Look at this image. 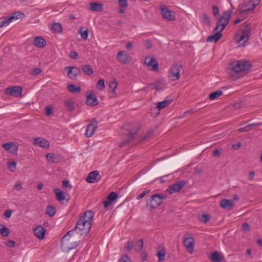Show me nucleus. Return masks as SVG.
Segmentation results:
<instances>
[{
  "label": "nucleus",
  "instance_id": "nucleus-25",
  "mask_svg": "<svg viewBox=\"0 0 262 262\" xmlns=\"http://www.w3.org/2000/svg\"><path fill=\"white\" fill-rule=\"evenodd\" d=\"M34 144L38 145L43 148L48 147L49 143L47 140L40 138H36L34 140Z\"/></svg>",
  "mask_w": 262,
  "mask_h": 262
},
{
  "label": "nucleus",
  "instance_id": "nucleus-16",
  "mask_svg": "<svg viewBox=\"0 0 262 262\" xmlns=\"http://www.w3.org/2000/svg\"><path fill=\"white\" fill-rule=\"evenodd\" d=\"M144 63L148 67H149L150 70L154 71H158L159 65L155 57L149 56L146 57Z\"/></svg>",
  "mask_w": 262,
  "mask_h": 262
},
{
  "label": "nucleus",
  "instance_id": "nucleus-40",
  "mask_svg": "<svg viewBox=\"0 0 262 262\" xmlns=\"http://www.w3.org/2000/svg\"><path fill=\"white\" fill-rule=\"evenodd\" d=\"M0 233L3 236H7L10 234L9 229L2 224H0Z\"/></svg>",
  "mask_w": 262,
  "mask_h": 262
},
{
  "label": "nucleus",
  "instance_id": "nucleus-1",
  "mask_svg": "<svg viewBox=\"0 0 262 262\" xmlns=\"http://www.w3.org/2000/svg\"><path fill=\"white\" fill-rule=\"evenodd\" d=\"M94 213L92 210L86 211L77 221L74 229L80 234H87L92 227Z\"/></svg>",
  "mask_w": 262,
  "mask_h": 262
},
{
  "label": "nucleus",
  "instance_id": "nucleus-17",
  "mask_svg": "<svg viewBox=\"0 0 262 262\" xmlns=\"http://www.w3.org/2000/svg\"><path fill=\"white\" fill-rule=\"evenodd\" d=\"M3 147L12 154H16L18 149V145L15 142H7L2 145Z\"/></svg>",
  "mask_w": 262,
  "mask_h": 262
},
{
  "label": "nucleus",
  "instance_id": "nucleus-61",
  "mask_svg": "<svg viewBox=\"0 0 262 262\" xmlns=\"http://www.w3.org/2000/svg\"><path fill=\"white\" fill-rule=\"evenodd\" d=\"M221 150L215 149L213 151L212 155L214 157H218L221 155Z\"/></svg>",
  "mask_w": 262,
  "mask_h": 262
},
{
  "label": "nucleus",
  "instance_id": "nucleus-44",
  "mask_svg": "<svg viewBox=\"0 0 262 262\" xmlns=\"http://www.w3.org/2000/svg\"><path fill=\"white\" fill-rule=\"evenodd\" d=\"M166 252L164 250H161L158 251L157 255L158 257L159 261H161L164 260Z\"/></svg>",
  "mask_w": 262,
  "mask_h": 262
},
{
  "label": "nucleus",
  "instance_id": "nucleus-26",
  "mask_svg": "<svg viewBox=\"0 0 262 262\" xmlns=\"http://www.w3.org/2000/svg\"><path fill=\"white\" fill-rule=\"evenodd\" d=\"M209 258L213 262H221L223 259L222 255L218 252L211 253Z\"/></svg>",
  "mask_w": 262,
  "mask_h": 262
},
{
  "label": "nucleus",
  "instance_id": "nucleus-57",
  "mask_svg": "<svg viewBox=\"0 0 262 262\" xmlns=\"http://www.w3.org/2000/svg\"><path fill=\"white\" fill-rule=\"evenodd\" d=\"M144 45L147 50L150 49L152 47V42L149 40H146Z\"/></svg>",
  "mask_w": 262,
  "mask_h": 262
},
{
  "label": "nucleus",
  "instance_id": "nucleus-46",
  "mask_svg": "<svg viewBox=\"0 0 262 262\" xmlns=\"http://www.w3.org/2000/svg\"><path fill=\"white\" fill-rule=\"evenodd\" d=\"M144 246V241L143 239H140L136 244L135 249L137 251H140L142 249Z\"/></svg>",
  "mask_w": 262,
  "mask_h": 262
},
{
  "label": "nucleus",
  "instance_id": "nucleus-8",
  "mask_svg": "<svg viewBox=\"0 0 262 262\" xmlns=\"http://www.w3.org/2000/svg\"><path fill=\"white\" fill-rule=\"evenodd\" d=\"M182 68V64L179 62L174 63L171 67L168 75L171 80L176 81L179 79L180 77V73Z\"/></svg>",
  "mask_w": 262,
  "mask_h": 262
},
{
  "label": "nucleus",
  "instance_id": "nucleus-15",
  "mask_svg": "<svg viewBox=\"0 0 262 262\" xmlns=\"http://www.w3.org/2000/svg\"><path fill=\"white\" fill-rule=\"evenodd\" d=\"M23 89L21 86H13L5 89V93L8 95L14 97H19L21 95Z\"/></svg>",
  "mask_w": 262,
  "mask_h": 262
},
{
  "label": "nucleus",
  "instance_id": "nucleus-10",
  "mask_svg": "<svg viewBox=\"0 0 262 262\" xmlns=\"http://www.w3.org/2000/svg\"><path fill=\"white\" fill-rule=\"evenodd\" d=\"M25 17L24 13L16 12L9 17H6L3 20L0 21V28L8 26L12 20L19 18H23Z\"/></svg>",
  "mask_w": 262,
  "mask_h": 262
},
{
  "label": "nucleus",
  "instance_id": "nucleus-19",
  "mask_svg": "<svg viewBox=\"0 0 262 262\" xmlns=\"http://www.w3.org/2000/svg\"><path fill=\"white\" fill-rule=\"evenodd\" d=\"M68 69V71L67 72L68 76L72 79H75L77 77V76L80 74V70L77 67H67L65 68L64 70H66Z\"/></svg>",
  "mask_w": 262,
  "mask_h": 262
},
{
  "label": "nucleus",
  "instance_id": "nucleus-29",
  "mask_svg": "<svg viewBox=\"0 0 262 262\" xmlns=\"http://www.w3.org/2000/svg\"><path fill=\"white\" fill-rule=\"evenodd\" d=\"M118 85V82L116 79L110 81L109 84V90L112 93L111 97H115L117 96L115 93V90Z\"/></svg>",
  "mask_w": 262,
  "mask_h": 262
},
{
  "label": "nucleus",
  "instance_id": "nucleus-22",
  "mask_svg": "<svg viewBox=\"0 0 262 262\" xmlns=\"http://www.w3.org/2000/svg\"><path fill=\"white\" fill-rule=\"evenodd\" d=\"M86 103L89 106H96L98 104V101L96 95L91 93L87 95Z\"/></svg>",
  "mask_w": 262,
  "mask_h": 262
},
{
  "label": "nucleus",
  "instance_id": "nucleus-48",
  "mask_svg": "<svg viewBox=\"0 0 262 262\" xmlns=\"http://www.w3.org/2000/svg\"><path fill=\"white\" fill-rule=\"evenodd\" d=\"M16 163L14 161H9L8 162V167L11 171H14L16 169Z\"/></svg>",
  "mask_w": 262,
  "mask_h": 262
},
{
  "label": "nucleus",
  "instance_id": "nucleus-51",
  "mask_svg": "<svg viewBox=\"0 0 262 262\" xmlns=\"http://www.w3.org/2000/svg\"><path fill=\"white\" fill-rule=\"evenodd\" d=\"M202 21L205 25H210V24L209 18L206 14H204L202 15Z\"/></svg>",
  "mask_w": 262,
  "mask_h": 262
},
{
  "label": "nucleus",
  "instance_id": "nucleus-3",
  "mask_svg": "<svg viewBox=\"0 0 262 262\" xmlns=\"http://www.w3.org/2000/svg\"><path fill=\"white\" fill-rule=\"evenodd\" d=\"M251 66L252 65L249 61L236 60L232 62L231 70V72L238 73L249 70Z\"/></svg>",
  "mask_w": 262,
  "mask_h": 262
},
{
  "label": "nucleus",
  "instance_id": "nucleus-20",
  "mask_svg": "<svg viewBox=\"0 0 262 262\" xmlns=\"http://www.w3.org/2000/svg\"><path fill=\"white\" fill-rule=\"evenodd\" d=\"M220 205L223 209L229 210L233 207L234 204L232 200L224 199L221 201Z\"/></svg>",
  "mask_w": 262,
  "mask_h": 262
},
{
  "label": "nucleus",
  "instance_id": "nucleus-30",
  "mask_svg": "<svg viewBox=\"0 0 262 262\" xmlns=\"http://www.w3.org/2000/svg\"><path fill=\"white\" fill-rule=\"evenodd\" d=\"M222 34L220 32H216L213 35L209 36L206 40L207 42L214 41L216 42L222 37Z\"/></svg>",
  "mask_w": 262,
  "mask_h": 262
},
{
  "label": "nucleus",
  "instance_id": "nucleus-27",
  "mask_svg": "<svg viewBox=\"0 0 262 262\" xmlns=\"http://www.w3.org/2000/svg\"><path fill=\"white\" fill-rule=\"evenodd\" d=\"M172 100L171 99H165L163 101L159 102L158 103V106L154 108L155 110H158V113H157V114L160 113V111L161 109L167 106L172 102Z\"/></svg>",
  "mask_w": 262,
  "mask_h": 262
},
{
  "label": "nucleus",
  "instance_id": "nucleus-6",
  "mask_svg": "<svg viewBox=\"0 0 262 262\" xmlns=\"http://www.w3.org/2000/svg\"><path fill=\"white\" fill-rule=\"evenodd\" d=\"M260 0H245L243 3L239 6V11L244 13L254 9L260 3Z\"/></svg>",
  "mask_w": 262,
  "mask_h": 262
},
{
  "label": "nucleus",
  "instance_id": "nucleus-47",
  "mask_svg": "<svg viewBox=\"0 0 262 262\" xmlns=\"http://www.w3.org/2000/svg\"><path fill=\"white\" fill-rule=\"evenodd\" d=\"M96 87L98 90H102L105 88V82L103 79H100L98 81Z\"/></svg>",
  "mask_w": 262,
  "mask_h": 262
},
{
  "label": "nucleus",
  "instance_id": "nucleus-53",
  "mask_svg": "<svg viewBox=\"0 0 262 262\" xmlns=\"http://www.w3.org/2000/svg\"><path fill=\"white\" fill-rule=\"evenodd\" d=\"M262 124V123H256L253 124H250L246 126L248 131H250L252 129L253 127L259 126Z\"/></svg>",
  "mask_w": 262,
  "mask_h": 262
},
{
  "label": "nucleus",
  "instance_id": "nucleus-55",
  "mask_svg": "<svg viewBox=\"0 0 262 262\" xmlns=\"http://www.w3.org/2000/svg\"><path fill=\"white\" fill-rule=\"evenodd\" d=\"M150 191V190H146L144 192H143L142 193H141L140 195H139L137 197V200H140L142 198H143L147 194L149 193Z\"/></svg>",
  "mask_w": 262,
  "mask_h": 262
},
{
  "label": "nucleus",
  "instance_id": "nucleus-24",
  "mask_svg": "<svg viewBox=\"0 0 262 262\" xmlns=\"http://www.w3.org/2000/svg\"><path fill=\"white\" fill-rule=\"evenodd\" d=\"M54 191L56 195V199L60 202L66 200V195L68 194L67 192L60 190L58 188H55Z\"/></svg>",
  "mask_w": 262,
  "mask_h": 262
},
{
  "label": "nucleus",
  "instance_id": "nucleus-62",
  "mask_svg": "<svg viewBox=\"0 0 262 262\" xmlns=\"http://www.w3.org/2000/svg\"><path fill=\"white\" fill-rule=\"evenodd\" d=\"M78 56V54L76 52L72 51L70 53V57L72 59H75Z\"/></svg>",
  "mask_w": 262,
  "mask_h": 262
},
{
  "label": "nucleus",
  "instance_id": "nucleus-59",
  "mask_svg": "<svg viewBox=\"0 0 262 262\" xmlns=\"http://www.w3.org/2000/svg\"><path fill=\"white\" fill-rule=\"evenodd\" d=\"M242 230L244 231H249L250 227L248 224L244 223L242 226Z\"/></svg>",
  "mask_w": 262,
  "mask_h": 262
},
{
  "label": "nucleus",
  "instance_id": "nucleus-34",
  "mask_svg": "<svg viewBox=\"0 0 262 262\" xmlns=\"http://www.w3.org/2000/svg\"><path fill=\"white\" fill-rule=\"evenodd\" d=\"M68 90L72 93H78L81 91V88L80 86H76L73 84H70L67 86Z\"/></svg>",
  "mask_w": 262,
  "mask_h": 262
},
{
  "label": "nucleus",
  "instance_id": "nucleus-37",
  "mask_svg": "<svg viewBox=\"0 0 262 262\" xmlns=\"http://www.w3.org/2000/svg\"><path fill=\"white\" fill-rule=\"evenodd\" d=\"M56 213V209L55 207L51 205H48L47 207L46 214L49 216H53Z\"/></svg>",
  "mask_w": 262,
  "mask_h": 262
},
{
  "label": "nucleus",
  "instance_id": "nucleus-58",
  "mask_svg": "<svg viewBox=\"0 0 262 262\" xmlns=\"http://www.w3.org/2000/svg\"><path fill=\"white\" fill-rule=\"evenodd\" d=\"M41 70L40 69L35 68V69H34L33 70H32V71L31 72V74L33 75H38L40 73H41Z\"/></svg>",
  "mask_w": 262,
  "mask_h": 262
},
{
  "label": "nucleus",
  "instance_id": "nucleus-50",
  "mask_svg": "<svg viewBox=\"0 0 262 262\" xmlns=\"http://www.w3.org/2000/svg\"><path fill=\"white\" fill-rule=\"evenodd\" d=\"M45 114L47 116H51L53 115V110L51 107L47 106L45 107Z\"/></svg>",
  "mask_w": 262,
  "mask_h": 262
},
{
  "label": "nucleus",
  "instance_id": "nucleus-31",
  "mask_svg": "<svg viewBox=\"0 0 262 262\" xmlns=\"http://www.w3.org/2000/svg\"><path fill=\"white\" fill-rule=\"evenodd\" d=\"M91 10L95 12H100L102 11V4L101 3L94 2L90 4Z\"/></svg>",
  "mask_w": 262,
  "mask_h": 262
},
{
  "label": "nucleus",
  "instance_id": "nucleus-7",
  "mask_svg": "<svg viewBox=\"0 0 262 262\" xmlns=\"http://www.w3.org/2000/svg\"><path fill=\"white\" fill-rule=\"evenodd\" d=\"M139 129L140 127L138 124H135V126L132 128H129L128 129L129 133L127 136V139L120 141L118 145L120 147H125L132 140L135 138L137 133L139 130Z\"/></svg>",
  "mask_w": 262,
  "mask_h": 262
},
{
  "label": "nucleus",
  "instance_id": "nucleus-39",
  "mask_svg": "<svg viewBox=\"0 0 262 262\" xmlns=\"http://www.w3.org/2000/svg\"><path fill=\"white\" fill-rule=\"evenodd\" d=\"M51 29L55 32L60 33L62 32V27L59 23H54Z\"/></svg>",
  "mask_w": 262,
  "mask_h": 262
},
{
  "label": "nucleus",
  "instance_id": "nucleus-13",
  "mask_svg": "<svg viewBox=\"0 0 262 262\" xmlns=\"http://www.w3.org/2000/svg\"><path fill=\"white\" fill-rule=\"evenodd\" d=\"M98 122L95 118H93L86 127L85 135L87 137H92L95 133L98 126Z\"/></svg>",
  "mask_w": 262,
  "mask_h": 262
},
{
  "label": "nucleus",
  "instance_id": "nucleus-52",
  "mask_svg": "<svg viewBox=\"0 0 262 262\" xmlns=\"http://www.w3.org/2000/svg\"><path fill=\"white\" fill-rule=\"evenodd\" d=\"M119 262H132L129 257L127 255H123L119 260Z\"/></svg>",
  "mask_w": 262,
  "mask_h": 262
},
{
  "label": "nucleus",
  "instance_id": "nucleus-21",
  "mask_svg": "<svg viewBox=\"0 0 262 262\" xmlns=\"http://www.w3.org/2000/svg\"><path fill=\"white\" fill-rule=\"evenodd\" d=\"M46 232V229L41 226H37L34 229V234L40 239L44 238Z\"/></svg>",
  "mask_w": 262,
  "mask_h": 262
},
{
  "label": "nucleus",
  "instance_id": "nucleus-33",
  "mask_svg": "<svg viewBox=\"0 0 262 262\" xmlns=\"http://www.w3.org/2000/svg\"><path fill=\"white\" fill-rule=\"evenodd\" d=\"M119 4V12L123 13L124 12L125 9L128 6L127 0H118Z\"/></svg>",
  "mask_w": 262,
  "mask_h": 262
},
{
  "label": "nucleus",
  "instance_id": "nucleus-35",
  "mask_svg": "<svg viewBox=\"0 0 262 262\" xmlns=\"http://www.w3.org/2000/svg\"><path fill=\"white\" fill-rule=\"evenodd\" d=\"M79 33L83 39H86L88 37L89 30L86 27H81L79 29Z\"/></svg>",
  "mask_w": 262,
  "mask_h": 262
},
{
  "label": "nucleus",
  "instance_id": "nucleus-9",
  "mask_svg": "<svg viewBox=\"0 0 262 262\" xmlns=\"http://www.w3.org/2000/svg\"><path fill=\"white\" fill-rule=\"evenodd\" d=\"M250 34L251 33L249 29H246L243 30L236 35L235 39L237 42L244 47L245 43L248 41Z\"/></svg>",
  "mask_w": 262,
  "mask_h": 262
},
{
  "label": "nucleus",
  "instance_id": "nucleus-18",
  "mask_svg": "<svg viewBox=\"0 0 262 262\" xmlns=\"http://www.w3.org/2000/svg\"><path fill=\"white\" fill-rule=\"evenodd\" d=\"M101 177L99 175V172L97 170H95L91 172L85 179L87 182L90 183H94L97 182L100 179Z\"/></svg>",
  "mask_w": 262,
  "mask_h": 262
},
{
  "label": "nucleus",
  "instance_id": "nucleus-64",
  "mask_svg": "<svg viewBox=\"0 0 262 262\" xmlns=\"http://www.w3.org/2000/svg\"><path fill=\"white\" fill-rule=\"evenodd\" d=\"M15 244V243L14 241L10 240L8 242L7 246L9 247L12 248L14 246Z\"/></svg>",
  "mask_w": 262,
  "mask_h": 262
},
{
  "label": "nucleus",
  "instance_id": "nucleus-28",
  "mask_svg": "<svg viewBox=\"0 0 262 262\" xmlns=\"http://www.w3.org/2000/svg\"><path fill=\"white\" fill-rule=\"evenodd\" d=\"M34 45L37 47L43 48L46 45V41L42 37L37 36L34 39Z\"/></svg>",
  "mask_w": 262,
  "mask_h": 262
},
{
  "label": "nucleus",
  "instance_id": "nucleus-5",
  "mask_svg": "<svg viewBox=\"0 0 262 262\" xmlns=\"http://www.w3.org/2000/svg\"><path fill=\"white\" fill-rule=\"evenodd\" d=\"M166 198V196L165 195L155 194L147 201L146 206L149 207V210H153L160 205L162 203L163 200Z\"/></svg>",
  "mask_w": 262,
  "mask_h": 262
},
{
  "label": "nucleus",
  "instance_id": "nucleus-32",
  "mask_svg": "<svg viewBox=\"0 0 262 262\" xmlns=\"http://www.w3.org/2000/svg\"><path fill=\"white\" fill-rule=\"evenodd\" d=\"M152 85L154 86V88L157 91L163 90L165 86V84L162 80H158L156 82L152 84Z\"/></svg>",
  "mask_w": 262,
  "mask_h": 262
},
{
  "label": "nucleus",
  "instance_id": "nucleus-56",
  "mask_svg": "<svg viewBox=\"0 0 262 262\" xmlns=\"http://www.w3.org/2000/svg\"><path fill=\"white\" fill-rule=\"evenodd\" d=\"M134 242L130 241H129L127 243V246L126 247V249L128 251H130L133 247H134Z\"/></svg>",
  "mask_w": 262,
  "mask_h": 262
},
{
  "label": "nucleus",
  "instance_id": "nucleus-38",
  "mask_svg": "<svg viewBox=\"0 0 262 262\" xmlns=\"http://www.w3.org/2000/svg\"><path fill=\"white\" fill-rule=\"evenodd\" d=\"M223 94V92L221 90H218L216 92H213L211 93L209 96L208 98L210 100H214L220 96H221Z\"/></svg>",
  "mask_w": 262,
  "mask_h": 262
},
{
  "label": "nucleus",
  "instance_id": "nucleus-36",
  "mask_svg": "<svg viewBox=\"0 0 262 262\" xmlns=\"http://www.w3.org/2000/svg\"><path fill=\"white\" fill-rule=\"evenodd\" d=\"M82 71L88 75H91L94 73L93 69L89 64H83L82 66Z\"/></svg>",
  "mask_w": 262,
  "mask_h": 262
},
{
  "label": "nucleus",
  "instance_id": "nucleus-12",
  "mask_svg": "<svg viewBox=\"0 0 262 262\" xmlns=\"http://www.w3.org/2000/svg\"><path fill=\"white\" fill-rule=\"evenodd\" d=\"M186 182L184 181H179L172 185H170L167 189V191L170 194L179 192L181 189L185 186Z\"/></svg>",
  "mask_w": 262,
  "mask_h": 262
},
{
  "label": "nucleus",
  "instance_id": "nucleus-43",
  "mask_svg": "<svg viewBox=\"0 0 262 262\" xmlns=\"http://www.w3.org/2000/svg\"><path fill=\"white\" fill-rule=\"evenodd\" d=\"M62 186L67 191L70 190L72 188L71 185L67 180H64L62 181Z\"/></svg>",
  "mask_w": 262,
  "mask_h": 262
},
{
  "label": "nucleus",
  "instance_id": "nucleus-14",
  "mask_svg": "<svg viewBox=\"0 0 262 262\" xmlns=\"http://www.w3.org/2000/svg\"><path fill=\"white\" fill-rule=\"evenodd\" d=\"M160 9L163 18L169 21L175 20V13L173 11L169 10L165 6H161Z\"/></svg>",
  "mask_w": 262,
  "mask_h": 262
},
{
  "label": "nucleus",
  "instance_id": "nucleus-63",
  "mask_svg": "<svg viewBox=\"0 0 262 262\" xmlns=\"http://www.w3.org/2000/svg\"><path fill=\"white\" fill-rule=\"evenodd\" d=\"M14 187L17 190H20L22 188L21 183L19 182H16L14 185Z\"/></svg>",
  "mask_w": 262,
  "mask_h": 262
},
{
  "label": "nucleus",
  "instance_id": "nucleus-2",
  "mask_svg": "<svg viewBox=\"0 0 262 262\" xmlns=\"http://www.w3.org/2000/svg\"><path fill=\"white\" fill-rule=\"evenodd\" d=\"M79 233V231L75 230L74 229L68 231L61 239V246L63 248L70 250L75 248L77 246V242H74V238L72 236L75 235V233Z\"/></svg>",
  "mask_w": 262,
  "mask_h": 262
},
{
  "label": "nucleus",
  "instance_id": "nucleus-4",
  "mask_svg": "<svg viewBox=\"0 0 262 262\" xmlns=\"http://www.w3.org/2000/svg\"><path fill=\"white\" fill-rule=\"evenodd\" d=\"M230 16L231 12L229 11L224 12L223 15L221 16L217 21L214 31L220 33L223 31L227 25Z\"/></svg>",
  "mask_w": 262,
  "mask_h": 262
},
{
  "label": "nucleus",
  "instance_id": "nucleus-49",
  "mask_svg": "<svg viewBox=\"0 0 262 262\" xmlns=\"http://www.w3.org/2000/svg\"><path fill=\"white\" fill-rule=\"evenodd\" d=\"M46 156V158L49 162H52V163L56 162V161L55 160V157L53 154H52V153L47 154Z\"/></svg>",
  "mask_w": 262,
  "mask_h": 262
},
{
  "label": "nucleus",
  "instance_id": "nucleus-42",
  "mask_svg": "<svg viewBox=\"0 0 262 262\" xmlns=\"http://www.w3.org/2000/svg\"><path fill=\"white\" fill-rule=\"evenodd\" d=\"M66 106L68 108L70 111H73L75 109L74 102L72 100H68L64 102Z\"/></svg>",
  "mask_w": 262,
  "mask_h": 262
},
{
  "label": "nucleus",
  "instance_id": "nucleus-45",
  "mask_svg": "<svg viewBox=\"0 0 262 262\" xmlns=\"http://www.w3.org/2000/svg\"><path fill=\"white\" fill-rule=\"evenodd\" d=\"M118 197L117 194L115 192H111L107 196L106 199L112 203L115 201Z\"/></svg>",
  "mask_w": 262,
  "mask_h": 262
},
{
  "label": "nucleus",
  "instance_id": "nucleus-54",
  "mask_svg": "<svg viewBox=\"0 0 262 262\" xmlns=\"http://www.w3.org/2000/svg\"><path fill=\"white\" fill-rule=\"evenodd\" d=\"M212 12L214 16H216L219 15V8L215 5L212 6Z\"/></svg>",
  "mask_w": 262,
  "mask_h": 262
},
{
  "label": "nucleus",
  "instance_id": "nucleus-11",
  "mask_svg": "<svg viewBox=\"0 0 262 262\" xmlns=\"http://www.w3.org/2000/svg\"><path fill=\"white\" fill-rule=\"evenodd\" d=\"M188 233L184 235L183 244L190 253L193 251L194 238L191 236H188Z\"/></svg>",
  "mask_w": 262,
  "mask_h": 262
},
{
  "label": "nucleus",
  "instance_id": "nucleus-23",
  "mask_svg": "<svg viewBox=\"0 0 262 262\" xmlns=\"http://www.w3.org/2000/svg\"><path fill=\"white\" fill-rule=\"evenodd\" d=\"M116 58L119 62L124 64H126L129 62V60L127 54L124 53V52L122 51H120L118 53L116 56Z\"/></svg>",
  "mask_w": 262,
  "mask_h": 262
},
{
  "label": "nucleus",
  "instance_id": "nucleus-41",
  "mask_svg": "<svg viewBox=\"0 0 262 262\" xmlns=\"http://www.w3.org/2000/svg\"><path fill=\"white\" fill-rule=\"evenodd\" d=\"M199 220L203 223H207L210 220V216L208 214H203L199 216Z\"/></svg>",
  "mask_w": 262,
  "mask_h": 262
},
{
  "label": "nucleus",
  "instance_id": "nucleus-60",
  "mask_svg": "<svg viewBox=\"0 0 262 262\" xmlns=\"http://www.w3.org/2000/svg\"><path fill=\"white\" fill-rule=\"evenodd\" d=\"M203 170L200 167H196L194 169V174H199L202 172Z\"/></svg>",
  "mask_w": 262,
  "mask_h": 262
}]
</instances>
